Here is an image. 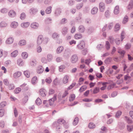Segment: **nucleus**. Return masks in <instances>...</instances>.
Masks as SVG:
<instances>
[{
  "label": "nucleus",
  "instance_id": "1",
  "mask_svg": "<svg viewBox=\"0 0 133 133\" xmlns=\"http://www.w3.org/2000/svg\"><path fill=\"white\" fill-rule=\"evenodd\" d=\"M85 43L83 41H81L77 45V48L79 49H82L85 46Z\"/></svg>",
  "mask_w": 133,
  "mask_h": 133
},
{
  "label": "nucleus",
  "instance_id": "2",
  "mask_svg": "<svg viewBox=\"0 0 133 133\" xmlns=\"http://www.w3.org/2000/svg\"><path fill=\"white\" fill-rule=\"evenodd\" d=\"M43 41V38L42 35H39L37 37V44L38 45L41 44Z\"/></svg>",
  "mask_w": 133,
  "mask_h": 133
},
{
  "label": "nucleus",
  "instance_id": "3",
  "mask_svg": "<svg viewBox=\"0 0 133 133\" xmlns=\"http://www.w3.org/2000/svg\"><path fill=\"white\" fill-rule=\"evenodd\" d=\"M99 9L101 12H103L104 11L105 9V5L104 3L102 2L99 3Z\"/></svg>",
  "mask_w": 133,
  "mask_h": 133
},
{
  "label": "nucleus",
  "instance_id": "4",
  "mask_svg": "<svg viewBox=\"0 0 133 133\" xmlns=\"http://www.w3.org/2000/svg\"><path fill=\"white\" fill-rule=\"evenodd\" d=\"M31 27L33 29H36L39 27V24L36 22H33L30 25Z\"/></svg>",
  "mask_w": 133,
  "mask_h": 133
},
{
  "label": "nucleus",
  "instance_id": "5",
  "mask_svg": "<svg viewBox=\"0 0 133 133\" xmlns=\"http://www.w3.org/2000/svg\"><path fill=\"white\" fill-rule=\"evenodd\" d=\"M57 96L55 95L54 97L52 98L49 100V105H52L54 104V101L56 99Z\"/></svg>",
  "mask_w": 133,
  "mask_h": 133
},
{
  "label": "nucleus",
  "instance_id": "6",
  "mask_svg": "<svg viewBox=\"0 0 133 133\" xmlns=\"http://www.w3.org/2000/svg\"><path fill=\"white\" fill-rule=\"evenodd\" d=\"M78 59L77 56L75 55H74L71 58V61L72 63H75L77 61Z\"/></svg>",
  "mask_w": 133,
  "mask_h": 133
},
{
  "label": "nucleus",
  "instance_id": "7",
  "mask_svg": "<svg viewBox=\"0 0 133 133\" xmlns=\"http://www.w3.org/2000/svg\"><path fill=\"white\" fill-rule=\"evenodd\" d=\"M9 16L11 17H14L16 16V14L15 11L13 10H10L8 13Z\"/></svg>",
  "mask_w": 133,
  "mask_h": 133
},
{
  "label": "nucleus",
  "instance_id": "8",
  "mask_svg": "<svg viewBox=\"0 0 133 133\" xmlns=\"http://www.w3.org/2000/svg\"><path fill=\"white\" fill-rule=\"evenodd\" d=\"M45 92V90L43 88L39 90L40 94L42 97H44L46 96Z\"/></svg>",
  "mask_w": 133,
  "mask_h": 133
},
{
  "label": "nucleus",
  "instance_id": "9",
  "mask_svg": "<svg viewBox=\"0 0 133 133\" xmlns=\"http://www.w3.org/2000/svg\"><path fill=\"white\" fill-rule=\"evenodd\" d=\"M22 73L20 71H17L15 72L13 75V77L15 78H17L20 77Z\"/></svg>",
  "mask_w": 133,
  "mask_h": 133
},
{
  "label": "nucleus",
  "instance_id": "10",
  "mask_svg": "<svg viewBox=\"0 0 133 133\" xmlns=\"http://www.w3.org/2000/svg\"><path fill=\"white\" fill-rule=\"evenodd\" d=\"M37 9L35 8H32L30 9L29 10L30 13L32 15H34L38 12Z\"/></svg>",
  "mask_w": 133,
  "mask_h": 133
},
{
  "label": "nucleus",
  "instance_id": "11",
  "mask_svg": "<svg viewBox=\"0 0 133 133\" xmlns=\"http://www.w3.org/2000/svg\"><path fill=\"white\" fill-rule=\"evenodd\" d=\"M14 41V38L12 37H10L8 38L6 41L7 44H10L12 43Z\"/></svg>",
  "mask_w": 133,
  "mask_h": 133
},
{
  "label": "nucleus",
  "instance_id": "12",
  "mask_svg": "<svg viewBox=\"0 0 133 133\" xmlns=\"http://www.w3.org/2000/svg\"><path fill=\"white\" fill-rule=\"evenodd\" d=\"M44 68L42 66H39L37 69V72L38 74L42 73L44 71Z\"/></svg>",
  "mask_w": 133,
  "mask_h": 133
},
{
  "label": "nucleus",
  "instance_id": "13",
  "mask_svg": "<svg viewBox=\"0 0 133 133\" xmlns=\"http://www.w3.org/2000/svg\"><path fill=\"white\" fill-rule=\"evenodd\" d=\"M124 80L125 81H127L126 83L128 84L131 81V77L128 75H125L124 76Z\"/></svg>",
  "mask_w": 133,
  "mask_h": 133
},
{
  "label": "nucleus",
  "instance_id": "14",
  "mask_svg": "<svg viewBox=\"0 0 133 133\" xmlns=\"http://www.w3.org/2000/svg\"><path fill=\"white\" fill-rule=\"evenodd\" d=\"M30 24V23L29 22H23L21 24V26L22 28H26L29 26Z\"/></svg>",
  "mask_w": 133,
  "mask_h": 133
},
{
  "label": "nucleus",
  "instance_id": "15",
  "mask_svg": "<svg viewBox=\"0 0 133 133\" xmlns=\"http://www.w3.org/2000/svg\"><path fill=\"white\" fill-rule=\"evenodd\" d=\"M68 28L66 27H63L61 30V32L62 34L65 35H66L68 32Z\"/></svg>",
  "mask_w": 133,
  "mask_h": 133
},
{
  "label": "nucleus",
  "instance_id": "16",
  "mask_svg": "<svg viewBox=\"0 0 133 133\" xmlns=\"http://www.w3.org/2000/svg\"><path fill=\"white\" fill-rule=\"evenodd\" d=\"M78 31L81 33L84 32L85 30V28L83 25H80L78 28Z\"/></svg>",
  "mask_w": 133,
  "mask_h": 133
},
{
  "label": "nucleus",
  "instance_id": "17",
  "mask_svg": "<svg viewBox=\"0 0 133 133\" xmlns=\"http://www.w3.org/2000/svg\"><path fill=\"white\" fill-rule=\"evenodd\" d=\"M7 25V23L5 21H2L0 23V28H5Z\"/></svg>",
  "mask_w": 133,
  "mask_h": 133
},
{
  "label": "nucleus",
  "instance_id": "18",
  "mask_svg": "<svg viewBox=\"0 0 133 133\" xmlns=\"http://www.w3.org/2000/svg\"><path fill=\"white\" fill-rule=\"evenodd\" d=\"M18 25V23L15 21H13L12 22L11 24V26L13 28H16Z\"/></svg>",
  "mask_w": 133,
  "mask_h": 133
},
{
  "label": "nucleus",
  "instance_id": "19",
  "mask_svg": "<svg viewBox=\"0 0 133 133\" xmlns=\"http://www.w3.org/2000/svg\"><path fill=\"white\" fill-rule=\"evenodd\" d=\"M65 123V121L64 119H60L58 120L57 124L63 125Z\"/></svg>",
  "mask_w": 133,
  "mask_h": 133
},
{
  "label": "nucleus",
  "instance_id": "20",
  "mask_svg": "<svg viewBox=\"0 0 133 133\" xmlns=\"http://www.w3.org/2000/svg\"><path fill=\"white\" fill-rule=\"evenodd\" d=\"M98 10V9L97 7H94L91 10V12L92 14L94 15L96 14Z\"/></svg>",
  "mask_w": 133,
  "mask_h": 133
},
{
  "label": "nucleus",
  "instance_id": "21",
  "mask_svg": "<svg viewBox=\"0 0 133 133\" xmlns=\"http://www.w3.org/2000/svg\"><path fill=\"white\" fill-rule=\"evenodd\" d=\"M69 78V76L68 75L65 76L63 78V82L64 83L66 84L68 82V79Z\"/></svg>",
  "mask_w": 133,
  "mask_h": 133
},
{
  "label": "nucleus",
  "instance_id": "22",
  "mask_svg": "<svg viewBox=\"0 0 133 133\" xmlns=\"http://www.w3.org/2000/svg\"><path fill=\"white\" fill-rule=\"evenodd\" d=\"M64 48L63 46H59L57 49L56 52L57 54H59L62 52L64 50Z\"/></svg>",
  "mask_w": 133,
  "mask_h": 133
},
{
  "label": "nucleus",
  "instance_id": "23",
  "mask_svg": "<svg viewBox=\"0 0 133 133\" xmlns=\"http://www.w3.org/2000/svg\"><path fill=\"white\" fill-rule=\"evenodd\" d=\"M82 34L80 33L76 34L74 36L75 38L76 39H81L82 38Z\"/></svg>",
  "mask_w": 133,
  "mask_h": 133
},
{
  "label": "nucleus",
  "instance_id": "24",
  "mask_svg": "<svg viewBox=\"0 0 133 133\" xmlns=\"http://www.w3.org/2000/svg\"><path fill=\"white\" fill-rule=\"evenodd\" d=\"M26 43V42L25 40L24 39H22L18 43V44L19 45L22 46L23 45H25Z\"/></svg>",
  "mask_w": 133,
  "mask_h": 133
},
{
  "label": "nucleus",
  "instance_id": "25",
  "mask_svg": "<svg viewBox=\"0 0 133 133\" xmlns=\"http://www.w3.org/2000/svg\"><path fill=\"white\" fill-rule=\"evenodd\" d=\"M133 8V1H131L128 5L127 6V8L128 10H130Z\"/></svg>",
  "mask_w": 133,
  "mask_h": 133
},
{
  "label": "nucleus",
  "instance_id": "26",
  "mask_svg": "<svg viewBox=\"0 0 133 133\" xmlns=\"http://www.w3.org/2000/svg\"><path fill=\"white\" fill-rule=\"evenodd\" d=\"M119 12V6H116L114 10V13L115 14L117 15Z\"/></svg>",
  "mask_w": 133,
  "mask_h": 133
},
{
  "label": "nucleus",
  "instance_id": "27",
  "mask_svg": "<svg viewBox=\"0 0 133 133\" xmlns=\"http://www.w3.org/2000/svg\"><path fill=\"white\" fill-rule=\"evenodd\" d=\"M17 63L19 66H22L24 65V63L23 62L22 59L19 58L17 60Z\"/></svg>",
  "mask_w": 133,
  "mask_h": 133
},
{
  "label": "nucleus",
  "instance_id": "28",
  "mask_svg": "<svg viewBox=\"0 0 133 133\" xmlns=\"http://www.w3.org/2000/svg\"><path fill=\"white\" fill-rule=\"evenodd\" d=\"M52 22V19L51 18H46L45 20V23L46 24H50Z\"/></svg>",
  "mask_w": 133,
  "mask_h": 133
},
{
  "label": "nucleus",
  "instance_id": "29",
  "mask_svg": "<svg viewBox=\"0 0 133 133\" xmlns=\"http://www.w3.org/2000/svg\"><path fill=\"white\" fill-rule=\"evenodd\" d=\"M83 3H81L78 4L76 5V8L77 9H80L83 7Z\"/></svg>",
  "mask_w": 133,
  "mask_h": 133
},
{
  "label": "nucleus",
  "instance_id": "30",
  "mask_svg": "<svg viewBox=\"0 0 133 133\" xmlns=\"http://www.w3.org/2000/svg\"><path fill=\"white\" fill-rule=\"evenodd\" d=\"M52 7L51 6H49L47 7L45 11V13L47 14L50 13L51 11Z\"/></svg>",
  "mask_w": 133,
  "mask_h": 133
},
{
  "label": "nucleus",
  "instance_id": "31",
  "mask_svg": "<svg viewBox=\"0 0 133 133\" xmlns=\"http://www.w3.org/2000/svg\"><path fill=\"white\" fill-rule=\"evenodd\" d=\"M18 52L17 50H15L11 54V56L12 57H15L18 55Z\"/></svg>",
  "mask_w": 133,
  "mask_h": 133
},
{
  "label": "nucleus",
  "instance_id": "32",
  "mask_svg": "<svg viewBox=\"0 0 133 133\" xmlns=\"http://www.w3.org/2000/svg\"><path fill=\"white\" fill-rule=\"evenodd\" d=\"M105 46L107 50H108L110 49V45L108 41H106Z\"/></svg>",
  "mask_w": 133,
  "mask_h": 133
},
{
  "label": "nucleus",
  "instance_id": "33",
  "mask_svg": "<svg viewBox=\"0 0 133 133\" xmlns=\"http://www.w3.org/2000/svg\"><path fill=\"white\" fill-rule=\"evenodd\" d=\"M111 61V58L110 57H109L105 60L104 62L106 64H109L110 63Z\"/></svg>",
  "mask_w": 133,
  "mask_h": 133
},
{
  "label": "nucleus",
  "instance_id": "34",
  "mask_svg": "<svg viewBox=\"0 0 133 133\" xmlns=\"http://www.w3.org/2000/svg\"><path fill=\"white\" fill-rule=\"evenodd\" d=\"M37 81V78L36 76H34L32 78L31 82L32 84H36Z\"/></svg>",
  "mask_w": 133,
  "mask_h": 133
},
{
  "label": "nucleus",
  "instance_id": "35",
  "mask_svg": "<svg viewBox=\"0 0 133 133\" xmlns=\"http://www.w3.org/2000/svg\"><path fill=\"white\" fill-rule=\"evenodd\" d=\"M24 74L25 76L28 78L29 77L30 75V72L26 70L24 72Z\"/></svg>",
  "mask_w": 133,
  "mask_h": 133
},
{
  "label": "nucleus",
  "instance_id": "36",
  "mask_svg": "<svg viewBox=\"0 0 133 133\" xmlns=\"http://www.w3.org/2000/svg\"><path fill=\"white\" fill-rule=\"evenodd\" d=\"M100 91V88L98 87H96L94 89L93 93L96 94L98 93Z\"/></svg>",
  "mask_w": 133,
  "mask_h": 133
},
{
  "label": "nucleus",
  "instance_id": "37",
  "mask_svg": "<svg viewBox=\"0 0 133 133\" xmlns=\"http://www.w3.org/2000/svg\"><path fill=\"white\" fill-rule=\"evenodd\" d=\"M125 33L124 31H123L122 32L121 35V41H123V39L125 37Z\"/></svg>",
  "mask_w": 133,
  "mask_h": 133
},
{
  "label": "nucleus",
  "instance_id": "38",
  "mask_svg": "<svg viewBox=\"0 0 133 133\" xmlns=\"http://www.w3.org/2000/svg\"><path fill=\"white\" fill-rule=\"evenodd\" d=\"M0 11L2 13L5 14L8 12V10L6 8H3L0 10Z\"/></svg>",
  "mask_w": 133,
  "mask_h": 133
},
{
  "label": "nucleus",
  "instance_id": "39",
  "mask_svg": "<svg viewBox=\"0 0 133 133\" xmlns=\"http://www.w3.org/2000/svg\"><path fill=\"white\" fill-rule=\"evenodd\" d=\"M118 52L121 55V57L122 58H123L124 57V55L125 54V51L123 50H119Z\"/></svg>",
  "mask_w": 133,
  "mask_h": 133
},
{
  "label": "nucleus",
  "instance_id": "40",
  "mask_svg": "<svg viewBox=\"0 0 133 133\" xmlns=\"http://www.w3.org/2000/svg\"><path fill=\"white\" fill-rule=\"evenodd\" d=\"M22 56L24 59L26 58L28 56V54L26 52H23L22 54Z\"/></svg>",
  "mask_w": 133,
  "mask_h": 133
},
{
  "label": "nucleus",
  "instance_id": "41",
  "mask_svg": "<svg viewBox=\"0 0 133 133\" xmlns=\"http://www.w3.org/2000/svg\"><path fill=\"white\" fill-rule=\"evenodd\" d=\"M52 37L53 38L56 39L59 37V35L57 33L55 32L52 34Z\"/></svg>",
  "mask_w": 133,
  "mask_h": 133
},
{
  "label": "nucleus",
  "instance_id": "42",
  "mask_svg": "<svg viewBox=\"0 0 133 133\" xmlns=\"http://www.w3.org/2000/svg\"><path fill=\"white\" fill-rule=\"evenodd\" d=\"M37 105H39L42 103V101L40 98H38L35 101Z\"/></svg>",
  "mask_w": 133,
  "mask_h": 133
},
{
  "label": "nucleus",
  "instance_id": "43",
  "mask_svg": "<svg viewBox=\"0 0 133 133\" xmlns=\"http://www.w3.org/2000/svg\"><path fill=\"white\" fill-rule=\"evenodd\" d=\"M43 104L45 107H48L49 105V100H44L43 102Z\"/></svg>",
  "mask_w": 133,
  "mask_h": 133
},
{
  "label": "nucleus",
  "instance_id": "44",
  "mask_svg": "<svg viewBox=\"0 0 133 133\" xmlns=\"http://www.w3.org/2000/svg\"><path fill=\"white\" fill-rule=\"evenodd\" d=\"M120 29V25L118 23H117L115 26V31L117 32Z\"/></svg>",
  "mask_w": 133,
  "mask_h": 133
},
{
  "label": "nucleus",
  "instance_id": "45",
  "mask_svg": "<svg viewBox=\"0 0 133 133\" xmlns=\"http://www.w3.org/2000/svg\"><path fill=\"white\" fill-rule=\"evenodd\" d=\"M78 118L77 117H76L75 118L73 122V124L74 125H76L78 123Z\"/></svg>",
  "mask_w": 133,
  "mask_h": 133
},
{
  "label": "nucleus",
  "instance_id": "46",
  "mask_svg": "<svg viewBox=\"0 0 133 133\" xmlns=\"http://www.w3.org/2000/svg\"><path fill=\"white\" fill-rule=\"evenodd\" d=\"M65 68V66L64 65H62L59 66V70L60 72H62L63 70Z\"/></svg>",
  "mask_w": 133,
  "mask_h": 133
},
{
  "label": "nucleus",
  "instance_id": "47",
  "mask_svg": "<svg viewBox=\"0 0 133 133\" xmlns=\"http://www.w3.org/2000/svg\"><path fill=\"white\" fill-rule=\"evenodd\" d=\"M95 125L92 123H90L89 125V128L91 129H92L95 127Z\"/></svg>",
  "mask_w": 133,
  "mask_h": 133
},
{
  "label": "nucleus",
  "instance_id": "48",
  "mask_svg": "<svg viewBox=\"0 0 133 133\" xmlns=\"http://www.w3.org/2000/svg\"><path fill=\"white\" fill-rule=\"evenodd\" d=\"M28 100V96H25L23 99L22 102L24 104H25Z\"/></svg>",
  "mask_w": 133,
  "mask_h": 133
},
{
  "label": "nucleus",
  "instance_id": "49",
  "mask_svg": "<svg viewBox=\"0 0 133 133\" xmlns=\"http://www.w3.org/2000/svg\"><path fill=\"white\" fill-rule=\"evenodd\" d=\"M41 61L44 64L47 63L48 61L47 59L44 57H42Z\"/></svg>",
  "mask_w": 133,
  "mask_h": 133
},
{
  "label": "nucleus",
  "instance_id": "50",
  "mask_svg": "<svg viewBox=\"0 0 133 133\" xmlns=\"http://www.w3.org/2000/svg\"><path fill=\"white\" fill-rule=\"evenodd\" d=\"M47 60L48 61H50L52 59V55L49 54L47 56Z\"/></svg>",
  "mask_w": 133,
  "mask_h": 133
},
{
  "label": "nucleus",
  "instance_id": "51",
  "mask_svg": "<svg viewBox=\"0 0 133 133\" xmlns=\"http://www.w3.org/2000/svg\"><path fill=\"white\" fill-rule=\"evenodd\" d=\"M61 12V10L60 9H57L55 13L56 15L58 16L59 15Z\"/></svg>",
  "mask_w": 133,
  "mask_h": 133
},
{
  "label": "nucleus",
  "instance_id": "52",
  "mask_svg": "<svg viewBox=\"0 0 133 133\" xmlns=\"http://www.w3.org/2000/svg\"><path fill=\"white\" fill-rule=\"evenodd\" d=\"M128 17L126 16L124 18L122 23L123 24H125L127 23L128 21Z\"/></svg>",
  "mask_w": 133,
  "mask_h": 133
},
{
  "label": "nucleus",
  "instance_id": "53",
  "mask_svg": "<svg viewBox=\"0 0 133 133\" xmlns=\"http://www.w3.org/2000/svg\"><path fill=\"white\" fill-rule=\"evenodd\" d=\"M94 30L93 28H89L87 30V32L88 34H90L93 32Z\"/></svg>",
  "mask_w": 133,
  "mask_h": 133
},
{
  "label": "nucleus",
  "instance_id": "54",
  "mask_svg": "<svg viewBox=\"0 0 133 133\" xmlns=\"http://www.w3.org/2000/svg\"><path fill=\"white\" fill-rule=\"evenodd\" d=\"M75 95L74 94L71 95L69 97V101L70 102L73 101L75 99Z\"/></svg>",
  "mask_w": 133,
  "mask_h": 133
},
{
  "label": "nucleus",
  "instance_id": "55",
  "mask_svg": "<svg viewBox=\"0 0 133 133\" xmlns=\"http://www.w3.org/2000/svg\"><path fill=\"white\" fill-rule=\"evenodd\" d=\"M26 17V15L25 13L24 12H22L21 14L20 18L21 19H24Z\"/></svg>",
  "mask_w": 133,
  "mask_h": 133
},
{
  "label": "nucleus",
  "instance_id": "56",
  "mask_svg": "<svg viewBox=\"0 0 133 133\" xmlns=\"http://www.w3.org/2000/svg\"><path fill=\"white\" fill-rule=\"evenodd\" d=\"M127 129L128 131L130 132L132 131L133 129V126H132L127 125Z\"/></svg>",
  "mask_w": 133,
  "mask_h": 133
},
{
  "label": "nucleus",
  "instance_id": "57",
  "mask_svg": "<svg viewBox=\"0 0 133 133\" xmlns=\"http://www.w3.org/2000/svg\"><path fill=\"white\" fill-rule=\"evenodd\" d=\"M49 40V39L48 38L45 37L44 38H43V43L44 44H46L48 43Z\"/></svg>",
  "mask_w": 133,
  "mask_h": 133
},
{
  "label": "nucleus",
  "instance_id": "58",
  "mask_svg": "<svg viewBox=\"0 0 133 133\" xmlns=\"http://www.w3.org/2000/svg\"><path fill=\"white\" fill-rule=\"evenodd\" d=\"M87 88V87L86 86H82L79 89V91L80 92H82L84 91Z\"/></svg>",
  "mask_w": 133,
  "mask_h": 133
},
{
  "label": "nucleus",
  "instance_id": "59",
  "mask_svg": "<svg viewBox=\"0 0 133 133\" xmlns=\"http://www.w3.org/2000/svg\"><path fill=\"white\" fill-rule=\"evenodd\" d=\"M21 91V88H18L15 89L14 92L16 94H18Z\"/></svg>",
  "mask_w": 133,
  "mask_h": 133
},
{
  "label": "nucleus",
  "instance_id": "60",
  "mask_svg": "<svg viewBox=\"0 0 133 133\" xmlns=\"http://www.w3.org/2000/svg\"><path fill=\"white\" fill-rule=\"evenodd\" d=\"M15 86L13 84H10L9 85L8 88L10 90H13L14 89Z\"/></svg>",
  "mask_w": 133,
  "mask_h": 133
},
{
  "label": "nucleus",
  "instance_id": "61",
  "mask_svg": "<svg viewBox=\"0 0 133 133\" xmlns=\"http://www.w3.org/2000/svg\"><path fill=\"white\" fill-rule=\"evenodd\" d=\"M51 1V0H45L44 1V3L46 5H49L50 4Z\"/></svg>",
  "mask_w": 133,
  "mask_h": 133
},
{
  "label": "nucleus",
  "instance_id": "62",
  "mask_svg": "<svg viewBox=\"0 0 133 133\" xmlns=\"http://www.w3.org/2000/svg\"><path fill=\"white\" fill-rule=\"evenodd\" d=\"M6 103L5 102H3L0 104V108H2L4 107L6 104Z\"/></svg>",
  "mask_w": 133,
  "mask_h": 133
},
{
  "label": "nucleus",
  "instance_id": "63",
  "mask_svg": "<svg viewBox=\"0 0 133 133\" xmlns=\"http://www.w3.org/2000/svg\"><path fill=\"white\" fill-rule=\"evenodd\" d=\"M122 114L121 111H117L116 113V117L117 118H119V116H120Z\"/></svg>",
  "mask_w": 133,
  "mask_h": 133
},
{
  "label": "nucleus",
  "instance_id": "64",
  "mask_svg": "<svg viewBox=\"0 0 133 133\" xmlns=\"http://www.w3.org/2000/svg\"><path fill=\"white\" fill-rule=\"evenodd\" d=\"M103 45L102 44H100L97 45V48L98 50H101L103 48Z\"/></svg>",
  "mask_w": 133,
  "mask_h": 133
}]
</instances>
